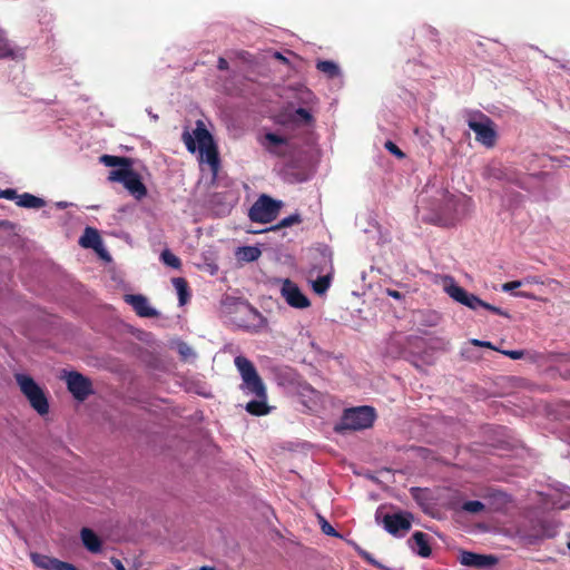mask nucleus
I'll return each mask as SVG.
<instances>
[{
	"label": "nucleus",
	"mask_w": 570,
	"mask_h": 570,
	"mask_svg": "<svg viewBox=\"0 0 570 570\" xmlns=\"http://www.w3.org/2000/svg\"><path fill=\"white\" fill-rule=\"evenodd\" d=\"M315 67H316V69L321 70V59L320 58L315 60Z\"/></svg>",
	"instance_id": "8fccbe9b"
},
{
	"label": "nucleus",
	"mask_w": 570,
	"mask_h": 570,
	"mask_svg": "<svg viewBox=\"0 0 570 570\" xmlns=\"http://www.w3.org/2000/svg\"><path fill=\"white\" fill-rule=\"evenodd\" d=\"M195 138L188 132L183 134L184 142L190 153L198 150L199 161L209 165L214 176L217 175L219 168V159L217 148L209 131L204 127L202 121L197 122L194 130Z\"/></svg>",
	"instance_id": "7ed1b4c3"
},
{
	"label": "nucleus",
	"mask_w": 570,
	"mask_h": 570,
	"mask_svg": "<svg viewBox=\"0 0 570 570\" xmlns=\"http://www.w3.org/2000/svg\"><path fill=\"white\" fill-rule=\"evenodd\" d=\"M99 159H100V163L107 167H118V168L131 167V160L126 157L102 155Z\"/></svg>",
	"instance_id": "393cba45"
},
{
	"label": "nucleus",
	"mask_w": 570,
	"mask_h": 570,
	"mask_svg": "<svg viewBox=\"0 0 570 570\" xmlns=\"http://www.w3.org/2000/svg\"><path fill=\"white\" fill-rule=\"evenodd\" d=\"M301 222L298 214H292L288 217L283 218L277 225L271 227L268 230H278L281 228L289 227Z\"/></svg>",
	"instance_id": "cd10ccee"
},
{
	"label": "nucleus",
	"mask_w": 570,
	"mask_h": 570,
	"mask_svg": "<svg viewBox=\"0 0 570 570\" xmlns=\"http://www.w3.org/2000/svg\"><path fill=\"white\" fill-rule=\"evenodd\" d=\"M32 562L45 570H55L58 559L48 557L46 554L33 552L30 554Z\"/></svg>",
	"instance_id": "b1692460"
},
{
	"label": "nucleus",
	"mask_w": 570,
	"mask_h": 570,
	"mask_svg": "<svg viewBox=\"0 0 570 570\" xmlns=\"http://www.w3.org/2000/svg\"><path fill=\"white\" fill-rule=\"evenodd\" d=\"M14 377L33 410L40 415H46L49 412V403L43 390L27 374L18 373Z\"/></svg>",
	"instance_id": "423d86ee"
},
{
	"label": "nucleus",
	"mask_w": 570,
	"mask_h": 570,
	"mask_svg": "<svg viewBox=\"0 0 570 570\" xmlns=\"http://www.w3.org/2000/svg\"><path fill=\"white\" fill-rule=\"evenodd\" d=\"M281 294L292 307L304 308L309 305L308 298L302 293L299 287L289 279L283 281Z\"/></svg>",
	"instance_id": "f8f14e48"
},
{
	"label": "nucleus",
	"mask_w": 570,
	"mask_h": 570,
	"mask_svg": "<svg viewBox=\"0 0 570 570\" xmlns=\"http://www.w3.org/2000/svg\"><path fill=\"white\" fill-rule=\"evenodd\" d=\"M514 295L519 296V297H523V298H534V295H532L528 292H524V291L518 292Z\"/></svg>",
	"instance_id": "c03bdc74"
},
{
	"label": "nucleus",
	"mask_w": 570,
	"mask_h": 570,
	"mask_svg": "<svg viewBox=\"0 0 570 570\" xmlns=\"http://www.w3.org/2000/svg\"><path fill=\"white\" fill-rule=\"evenodd\" d=\"M108 179L110 181L121 183L125 188L138 200L147 195V188L142 184L139 175L130 167L117 168L109 173Z\"/></svg>",
	"instance_id": "9d476101"
},
{
	"label": "nucleus",
	"mask_w": 570,
	"mask_h": 570,
	"mask_svg": "<svg viewBox=\"0 0 570 570\" xmlns=\"http://www.w3.org/2000/svg\"><path fill=\"white\" fill-rule=\"evenodd\" d=\"M522 284H523V282H522V281H512V282H508V283H504V284L502 285V289H503L504 292H510V291H512V289H514V288L520 287Z\"/></svg>",
	"instance_id": "4c0bfd02"
},
{
	"label": "nucleus",
	"mask_w": 570,
	"mask_h": 570,
	"mask_svg": "<svg viewBox=\"0 0 570 570\" xmlns=\"http://www.w3.org/2000/svg\"><path fill=\"white\" fill-rule=\"evenodd\" d=\"M265 147L269 153H273L277 156H285L287 151L293 147L291 141L277 134L267 132L265 135Z\"/></svg>",
	"instance_id": "2eb2a0df"
},
{
	"label": "nucleus",
	"mask_w": 570,
	"mask_h": 570,
	"mask_svg": "<svg viewBox=\"0 0 570 570\" xmlns=\"http://www.w3.org/2000/svg\"><path fill=\"white\" fill-rule=\"evenodd\" d=\"M81 540L86 549L92 553H98L101 550V541L98 535L90 529L83 528L81 530Z\"/></svg>",
	"instance_id": "aec40b11"
},
{
	"label": "nucleus",
	"mask_w": 570,
	"mask_h": 570,
	"mask_svg": "<svg viewBox=\"0 0 570 570\" xmlns=\"http://www.w3.org/2000/svg\"><path fill=\"white\" fill-rule=\"evenodd\" d=\"M19 196L16 189L7 188L0 189V198L9 199V200H19Z\"/></svg>",
	"instance_id": "473e14b6"
},
{
	"label": "nucleus",
	"mask_w": 570,
	"mask_h": 570,
	"mask_svg": "<svg viewBox=\"0 0 570 570\" xmlns=\"http://www.w3.org/2000/svg\"><path fill=\"white\" fill-rule=\"evenodd\" d=\"M229 67L228 61L225 58H219L217 62V68L219 70H227Z\"/></svg>",
	"instance_id": "79ce46f5"
},
{
	"label": "nucleus",
	"mask_w": 570,
	"mask_h": 570,
	"mask_svg": "<svg viewBox=\"0 0 570 570\" xmlns=\"http://www.w3.org/2000/svg\"><path fill=\"white\" fill-rule=\"evenodd\" d=\"M460 203V199L456 198L454 195L446 194L444 196V205L445 208L442 212V215L449 217V218H455L456 217V207Z\"/></svg>",
	"instance_id": "bb28decb"
},
{
	"label": "nucleus",
	"mask_w": 570,
	"mask_h": 570,
	"mask_svg": "<svg viewBox=\"0 0 570 570\" xmlns=\"http://www.w3.org/2000/svg\"><path fill=\"white\" fill-rule=\"evenodd\" d=\"M283 206L281 200H275L267 195H261L248 210L252 222L267 224L273 222Z\"/></svg>",
	"instance_id": "1a4fd4ad"
},
{
	"label": "nucleus",
	"mask_w": 570,
	"mask_h": 570,
	"mask_svg": "<svg viewBox=\"0 0 570 570\" xmlns=\"http://www.w3.org/2000/svg\"><path fill=\"white\" fill-rule=\"evenodd\" d=\"M484 509H485V505L481 501H478V500L466 501L462 505L463 511L473 513V514L480 513Z\"/></svg>",
	"instance_id": "c756f323"
},
{
	"label": "nucleus",
	"mask_w": 570,
	"mask_h": 570,
	"mask_svg": "<svg viewBox=\"0 0 570 570\" xmlns=\"http://www.w3.org/2000/svg\"><path fill=\"white\" fill-rule=\"evenodd\" d=\"M386 293L389 296L395 298V299H400L402 297V294L395 289H391V288H387L386 289Z\"/></svg>",
	"instance_id": "37998d69"
},
{
	"label": "nucleus",
	"mask_w": 570,
	"mask_h": 570,
	"mask_svg": "<svg viewBox=\"0 0 570 570\" xmlns=\"http://www.w3.org/2000/svg\"><path fill=\"white\" fill-rule=\"evenodd\" d=\"M160 258L164 262V264L173 268H178L180 266V259L168 249H165L161 253Z\"/></svg>",
	"instance_id": "c85d7f7f"
},
{
	"label": "nucleus",
	"mask_w": 570,
	"mask_h": 570,
	"mask_svg": "<svg viewBox=\"0 0 570 570\" xmlns=\"http://www.w3.org/2000/svg\"><path fill=\"white\" fill-rule=\"evenodd\" d=\"M376 413L372 406L363 405L347 409L334 430L336 432L365 430L373 425Z\"/></svg>",
	"instance_id": "39448f33"
},
{
	"label": "nucleus",
	"mask_w": 570,
	"mask_h": 570,
	"mask_svg": "<svg viewBox=\"0 0 570 570\" xmlns=\"http://www.w3.org/2000/svg\"><path fill=\"white\" fill-rule=\"evenodd\" d=\"M460 562L466 567L487 568L495 566L499 559L493 554H479L471 551H462Z\"/></svg>",
	"instance_id": "ddd939ff"
},
{
	"label": "nucleus",
	"mask_w": 570,
	"mask_h": 570,
	"mask_svg": "<svg viewBox=\"0 0 570 570\" xmlns=\"http://www.w3.org/2000/svg\"><path fill=\"white\" fill-rule=\"evenodd\" d=\"M16 49L7 39L4 32L0 29V59L16 58Z\"/></svg>",
	"instance_id": "a878e982"
},
{
	"label": "nucleus",
	"mask_w": 570,
	"mask_h": 570,
	"mask_svg": "<svg viewBox=\"0 0 570 570\" xmlns=\"http://www.w3.org/2000/svg\"><path fill=\"white\" fill-rule=\"evenodd\" d=\"M365 560L370 561L371 563H374V560L371 558L370 553L362 551L360 553Z\"/></svg>",
	"instance_id": "a18cd8bd"
},
{
	"label": "nucleus",
	"mask_w": 570,
	"mask_h": 570,
	"mask_svg": "<svg viewBox=\"0 0 570 570\" xmlns=\"http://www.w3.org/2000/svg\"><path fill=\"white\" fill-rule=\"evenodd\" d=\"M220 317L226 324L250 333H257L266 326V318L249 303L226 295L220 301Z\"/></svg>",
	"instance_id": "f03ea898"
},
{
	"label": "nucleus",
	"mask_w": 570,
	"mask_h": 570,
	"mask_svg": "<svg viewBox=\"0 0 570 570\" xmlns=\"http://www.w3.org/2000/svg\"><path fill=\"white\" fill-rule=\"evenodd\" d=\"M80 246L85 248H92L99 250L102 247V242L97 229L87 227L79 239Z\"/></svg>",
	"instance_id": "a211bd4d"
},
{
	"label": "nucleus",
	"mask_w": 570,
	"mask_h": 570,
	"mask_svg": "<svg viewBox=\"0 0 570 570\" xmlns=\"http://www.w3.org/2000/svg\"><path fill=\"white\" fill-rule=\"evenodd\" d=\"M331 281H332V273H326L325 275H323V294L327 291V288L330 287L331 285Z\"/></svg>",
	"instance_id": "58836bf2"
},
{
	"label": "nucleus",
	"mask_w": 570,
	"mask_h": 570,
	"mask_svg": "<svg viewBox=\"0 0 570 570\" xmlns=\"http://www.w3.org/2000/svg\"><path fill=\"white\" fill-rule=\"evenodd\" d=\"M446 281L449 283H445L444 291L445 293L455 302L469 307L470 309H478L479 307L485 308L497 315L503 316V317H510V314L494 305H491L481 298H479L476 295L469 293L465 291L462 286L458 285L453 277H446Z\"/></svg>",
	"instance_id": "20e7f679"
},
{
	"label": "nucleus",
	"mask_w": 570,
	"mask_h": 570,
	"mask_svg": "<svg viewBox=\"0 0 570 570\" xmlns=\"http://www.w3.org/2000/svg\"><path fill=\"white\" fill-rule=\"evenodd\" d=\"M413 541L415 547L412 546V549L422 558H429L432 553V549L428 541V534L421 531H416L413 533L410 542Z\"/></svg>",
	"instance_id": "f3484780"
},
{
	"label": "nucleus",
	"mask_w": 570,
	"mask_h": 570,
	"mask_svg": "<svg viewBox=\"0 0 570 570\" xmlns=\"http://www.w3.org/2000/svg\"><path fill=\"white\" fill-rule=\"evenodd\" d=\"M568 548H569V550H570V541L568 542Z\"/></svg>",
	"instance_id": "6e6d98bb"
},
{
	"label": "nucleus",
	"mask_w": 570,
	"mask_h": 570,
	"mask_svg": "<svg viewBox=\"0 0 570 570\" xmlns=\"http://www.w3.org/2000/svg\"><path fill=\"white\" fill-rule=\"evenodd\" d=\"M522 282L523 284H543V282L537 276H528Z\"/></svg>",
	"instance_id": "a19ab883"
},
{
	"label": "nucleus",
	"mask_w": 570,
	"mask_h": 570,
	"mask_svg": "<svg viewBox=\"0 0 570 570\" xmlns=\"http://www.w3.org/2000/svg\"><path fill=\"white\" fill-rule=\"evenodd\" d=\"M274 56L278 60L286 61L285 57L282 53H279V52H275Z\"/></svg>",
	"instance_id": "de8ad7c7"
},
{
	"label": "nucleus",
	"mask_w": 570,
	"mask_h": 570,
	"mask_svg": "<svg viewBox=\"0 0 570 570\" xmlns=\"http://www.w3.org/2000/svg\"><path fill=\"white\" fill-rule=\"evenodd\" d=\"M124 301L130 305L140 317H155L157 311L149 306L148 299L140 294H126Z\"/></svg>",
	"instance_id": "4468645a"
},
{
	"label": "nucleus",
	"mask_w": 570,
	"mask_h": 570,
	"mask_svg": "<svg viewBox=\"0 0 570 570\" xmlns=\"http://www.w3.org/2000/svg\"><path fill=\"white\" fill-rule=\"evenodd\" d=\"M326 252H327V249H326V248H323V252H322L323 258H325V256H326Z\"/></svg>",
	"instance_id": "864d4df0"
},
{
	"label": "nucleus",
	"mask_w": 570,
	"mask_h": 570,
	"mask_svg": "<svg viewBox=\"0 0 570 570\" xmlns=\"http://www.w3.org/2000/svg\"><path fill=\"white\" fill-rule=\"evenodd\" d=\"M55 570H79L72 563L58 560Z\"/></svg>",
	"instance_id": "e433bc0d"
},
{
	"label": "nucleus",
	"mask_w": 570,
	"mask_h": 570,
	"mask_svg": "<svg viewBox=\"0 0 570 570\" xmlns=\"http://www.w3.org/2000/svg\"><path fill=\"white\" fill-rule=\"evenodd\" d=\"M323 77L330 81L332 90L341 89L344 85L343 73L340 66L330 60H323Z\"/></svg>",
	"instance_id": "dca6fc26"
},
{
	"label": "nucleus",
	"mask_w": 570,
	"mask_h": 570,
	"mask_svg": "<svg viewBox=\"0 0 570 570\" xmlns=\"http://www.w3.org/2000/svg\"><path fill=\"white\" fill-rule=\"evenodd\" d=\"M323 533L332 537L342 538V535L323 518Z\"/></svg>",
	"instance_id": "72a5a7b5"
},
{
	"label": "nucleus",
	"mask_w": 570,
	"mask_h": 570,
	"mask_svg": "<svg viewBox=\"0 0 570 570\" xmlns=\"http://www.w3.org/2000/svg\"><path fill=\"white\" fill-rule=\"evenodd\" d=\"M468 126L475 134V140L488 148L497 142V130L493 120L481 111L469 115Z\"/></svg>",
	"instance_id": "0eeeda50"
},
{
	"label": "nucleus",
	"mask_w": 570,
	"mask_h": 570,
	"mask_svg": "<svg viewBox=\"0 0 570 570\" xmlns=\"http://www.w3.org/2000/svg\"><path fill=\"white\" fill-rule=\"evenodd\" d=\"M45 200L29 193H23L19 196L17 205L24 208H41L45 206Z\"/></svg>",
	"instance_id": "5701e85b"
},
{
	"label": "nucleus",
	"mask_w": 570,
	"mask_h": 570,
	"mask_svg": "<svg viewBox=\"0 0 570 570\" xmlns=\"http://www.w3.org/2000/svg\"><path fill=\"white\" fill-rule=\"evenodd\" d=\"M235 366L242 377L240 391L252 400L245 405V410L255 416L267 415L273 410L267 403V390L262 377L258 375L253 362L247 357L238 355L234 360Z\"/></svg>",
	"instance_id": "f257e3e1"
},
{
	"label": "nucleus",
	"mask_w": 570,
	"mask_h": 570,
	"mask_svg": "<svg viewBox=\"0 0 570 570\" xmlns=\"http://www.w3.org/2000/svg\"><path fill=\"white\" fill-rule=\"evenodd\" d=\"M289 120L297 128H302L304 132H307L312 122V115L305 108H297L289 115Z\"/></svg>",
	"instance_id": "6ab92c4d"
},
{
	"label": "nucleus",
	"mask_w": 570,
	"mask_h": 570,
	"mask_svg": "<svg viewBox=\"0 0 570 570\" xmlns=\"http://www.w3.org/2000/svg\"><path fill=\"white\" fill-rule=\"evenodd\" d=\"M505 356L512 358V360H520L524 356V351H500Z\"/></svg>",
	"instance_id": "f704fd0d"
},
{
	"label": "nucleus",
	"mask_w": 570,
	"mask_h": 570,
	"mask_svg": "<svg viewBox=\"0 0 570 570\" xmlns=\"http://www.w3.org/2000/svg\"><path fill=\"white\" fill-rule=\"evenodd\" d=\"M316 517L318 518V520L321 521V514L318 512H316Z\"/></svg>",
	"instance_id": "5fc2aeb1"
},
{
	"label": "nucleus",
	"mask_w": 570,
	"mask_h": 570,
	"mask_svg": "<svg viewBox=\"0 0 570 570\" xmlns=\"http://www.w3.org/2000/svg\"><path fill=\"white\" fill-rule=\"evenodd\" d=\"M375 521L394 537H403L412 527L413 514L410 512H396L382 514V508L375 512Z\"/></svg>",
	"instance_id": "6e6552de"
},
{
	"label": "nucleus",
	"mask_w": 570,
	"mask_h": 570,
	"mask_svg": "<svg viewBox=\"0 0 570 570\" xmlns=\"http://www.w3.org/2000/svg\"><path fill=\"white\" fill-rule=\"evenodd\" d=\"M171 282L177 292L179 305L180 306L185 305L190 297L189 291H188V284H187L186 279L183 277H176V278H173Z\"/></svg>",
	"instance_id": "4be33fe9"
},
{
	"label": "nucleus",
	"mask_w": 570,
	"mask_h": 570,
	"mask_svg": "<svg viewBox=\"0 0 570 570\" xmlns=\"http://www.w3.org/2000/svg\"><path fill=\"white\" fill-rule=\"evenodd\" d=\"M312 287L315 293L321 294V274L312 281Z\"/></svg>",
	"instance_id": "ea45409f"
},
{
	"label": "nucleus",
	"mask_w": 570,
	"mask_h": 570,
	"mask_svg": "<svg viewBox=\"0 0 570 570\" xmlns=\"http://www.w3.org/2000/svg\"><path fill=\"white\" fill-rule=\"evenodd\" d=\"M67 205H68V204H67L66 202H60V203H58V204H57V206H58L59 208H61V209L66 208V207H67Z\"/></svg>",
	"instance_id": "09e8293b"
},
{
	"label": "nucleus",
	"mask_w": 570,
	"mask_h": 570,
	"mask_svg": "<svg viewBox=\"0 0 570 570\" xmlns=\"http://www.w3.org/2000/svg\"><path fill=\"white\" fill-rule=\"evenodd\" d=\"M117 570H125L122 563L119 560L112 561Z\"/></svg>",
	"instance_id": "49530a36"
},
{
	"label": "nucleus",
	"mask_w": 570,
	"mask_h": 570,
	"mask_svg": "<svg viewBox=\"0 0 570 570\" xmlns=\"http://www.w3.org/2000/svg\"><path fill=\"white\" fill-rule=\"evenodd\" d=\"M262 255L261 249L257 246H243L236 252V257L240 262L252 263L259 258Z\"/></svg>",
	"instance_id": "412c9836"
},
{
	"label": "nucleus",
	"mask_w": 570,
	"mask_h": 570,
	"mask_svg": "<svg viewBox=\"0 0 570 570\" xmlns=\"http://www.w3.org/2000/svg\"><path fill=\"white\" fill-rule=\"evenodd\" d=\"M472 345L474 346H480V347H487V348H491V350H495V351H499L497 347H494L492 345L491 342L489 341H480V340H476V338H473L470 341Z\"/></svg>",
	"instance_id": "c9c22d12"
},
{
	"label": "nucleus",
	"mask_w": 570,
	"mask_h": 570,
	"mask_svg": "<svg viewBox=\"0 0 570 570\" xmlns=\"http://www.w3.org/2000/svg\"><path fill=\"white\" fill-rule=\"evenodd\" d=\"M384 147L396 158H405V154L391 140L385 141Z\"/></svg>",
	"instance_id": "2f4dec72"
},
{
	"label": "nucleus",
	"mask_w": 570,
	"mask_h": 570,
	"mask_svg": "<svg viewBox=\"0 0 570 570\" xmlns=\"http://www.w3.org/2000/svg\"><path fill=\"white\" fill-rule=\"evenodd\" d=\"M149 115L151 116V118H153L154 120H157V119H158V116H157V115L151 114V112H149Z\"/></svg>",
	"instance_id": "603ef678"
},
{
	"label": "nucleus",
	"mask_w": 570,
	"mask_h": 570,
	"mask_svg": "<svg viewBox=\"0 0 570 570\" xmlns=\"http://www.w3.org/2000/svg\"><path fill=\"white\" fill-rule=\"evenodd\" d=\"M200 570H215L213 567L204 566L200 568Z\"/></svg>",
	"instance_id": "3c124183"
},
{
	"label": "nucleus",
	"mask_w": 570,
	"mask_h": 570,
	"mask_svg": "<svg viewBox=\"0 0 570 570\" xmlns=\"http://www.w3.org/2000/svg\"><path fill=\"white\" fill-rule=\"evenodd\" d=\"M177 350H178V353L180 354V356L185 360L196 356L194 350L185 342H180L177 345Z\"/></svg>",
	"instance_id": "7c9ffc66"
},
{
	"label": "nucleus",
	"mask_w": 570,
	"mask_h": 570,
	"mask_svg": "<svg viewBox=\"0 0 570 570\" xmlns=\"http://www.w3.org/2000/svg\"><path fill=\"white\" fill-rule=\"evenodd\" d=\"M66 383L69 392L78 401H85L94 392L90 380L78 372H69Z\"/></svg>",
	"instance_id": "9b49d317"
}]
</instances>
